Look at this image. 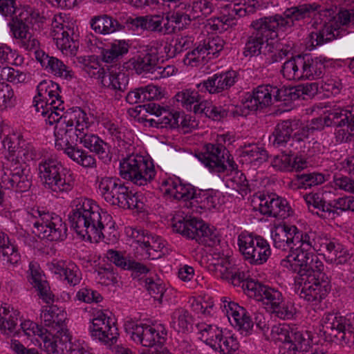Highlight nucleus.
<instances>
[{"instance_id":"f257e3e1","label":"nucleus","mask_w":354,"mask_h":354,"mask_svg":"<svg viewBox=\"0 0 354 354\" xmlns=\"http://www.w3.org/2000/svg\"><path fill=\"white\" fill-rule=\"evenodd\" d=\"M290 269L297 273L295 283L301 298L313 304L324 299L330 290V281L323 272V263L313 252H298L295 256L288 257Z\"/></svg>"},{"instance_id":"f03ea898","label":"nucleus","mask_w":354,"mask_h":354,"mask_svg":"<svg viewBox=\"0 0 354 354\" xmlns=\"http://www.w3.org/2000/svg\"><path fill=\"white\" fill-rule=\"evenodd\" d=\"M320 6L302 4L287 8L282 15L266 17L252 21L253 32L248 38L243 54L245 57L258 55L261 53L264 43L278 36V30H286L306 18H310L311 13Z\"/></svg>"},{"instance_id":"7ed1b4c3","label":"nucleus","mask_w":354,"mask_h":354,"mask_svg":"<svg viewBox=\"0 0 354 354\" xmlns=\"http://www.w3.org/2000/svg\"><path fill=\"white\" fill-rule=\"evenodd\" d=\"M45 20V17L33 8L23 6L10 19L8 26L17 44L26 50H32L39 47V42L30 32L31 25L33 23H44Z\"/></svg>"},{"instance_id":"20e7f679","label":"nucleus","mask_w":354,"mask_h":354,"mask_svg":"<svg viewBox=\"0 0 354 354\" xmlns=\"http://www.w3.org/2000/svg\"><path fill=\"white\" fill-rule=\"evenodd\" d=\"M71 226L78 235L91 241L104 237V229L102 217L98 211L93 209L89 201L80 199L75 208L68 216Z\"/></svg>"},{"instance_id":"39448f33","label":"nucleus","mask_w":354,"mask_h":354,"mask_svg":"<svg viewBox=\"0 0 354 354\" xmlns=\"http://www.w3.org/2000/svg\"><path fill=\"white\" fill-rule=\"evenodd\" d=\"M99 189L104 200L112 205L123 209H143L144 204L119 178L104 177L99 183Z\"/></svg>"},{"instance_id":"423d86ee","label":"nucleus","mask_w":354,"mask_h":354,"mask_svg":"<svg viewBox=\"0 0 354 354\" xmlns=\"http://www.w3.org/2000/svg\"><path fill=\"white\" fill-rule=\"evenodd\" d=\"M39 178L45 188L54 192H68L74 184L71 174L60 162L53 158L43 160L38 165Z\"/></svg>"},{"instance_id":"0eeeda50","label":"nucleus","mask_w":354,"mask_h":354,"mask_svg":"<svg viewBox=\"0 0 354 354\" xmlns=\"http://www.w3.org/2000/svg\"><path fill=\"white\" fill-rule=\"evenodd\" d=\"M172 228L174 232L205 245L213 247L220 242L216 234L202 220L196 218L175 216Z\"/></svg>"},{"instance_id":"6e6552de","label":"nucleus","mask_w":354,"mask_h":354,"mask_svg":"<svg viewBox=\"0 0 354 354\" xmlns=\"http://www.w3.org/2000/svg\"><path fill=\"white\" fill-rule=\"evenodd\" d=\"M119 174L122 178L142 186L153 179L156 171L152 161L142 156L131 154L120 161Z\"/></svg>"},{"instance_id":"1a4fd4ad","label":"nucleus","mask_w":354,"mask_h":354,"mask_svg":"<svg viewBox=\"0 0 354 354\" xmlns=\"http://www.w3.org/2000/svg\"><path fill=\"white\" fill-rule=\"evenodd\" d=\"M238 245L244 259L252 265H262L271 255L268 242L261 236L242 232L239 236Z\"/></svg>"},{"instance_id":"9d476101","label":"nucleus","mask_w":354,"mask_h":354,"mask_svg":"<svg viewBox=\"0 0 354 354\" xmlns=\"http://www.w3.org/2000/svg\"><path fill=\"white\" fill-rule=\"evenodd\" d=\"M127 333L131 335V339L143 346L149 347L144 350L140 354H171L166 348H162L157 342H160L161 337L159 333L151 326L147 324H138L134 322L129 321L124 324Z\"/></svg>"},{"instance_id":"9b49d317","label":"nucleus","mask_w":354,"mask_h":354,"mask_svg":"<svg viewBox=\"0 0 354 354\" xmlns=\"http://www.w3.org/2000/svg\"><path fill=\"white\" fill-rule=\"evenodd\" d=\"M10 162H7L5 171L1 178V184L5 189L17 192L28 191L32 185L30 171L23 163L14 162L11 157Z\"/></svg>"},{"instance_id":"f8f14e48","label":"nucleus","mask_w":354,"mask_h":354,"mask_svg":"<svg viewBox=\"0 0 354 354\" xmlns=\"http://www.w3.org/2000/svg\"><path fill=\"white\" fill-rule=\"evenodd\" d=\"M39 220L34 223L33 231L39 237L50 241H63L67 236V227L62 218L54 213L39 212Z\"/></svg>"},{"instance_id":"ddd939ff","label":"nucleus","mask_w":354,"mask_h":354,"mask_svg":"<svg viewBox=\"0 0 354 354\" xmlns=\"http://www.w3.org/2000/svg\"><path fill=\"white\" fill-rule=\"evenodd\" d=\"M348 320L337 313H325L321 320L322 331L331 342L345 341L346 333L351 325Z\"/></svg>"},{"instance_id":"4468645a","label":"nucleus","mask_w":354,"mask_h":354,"mask_svg":"<svg viewBox=\"0 0 354 354\" xmlns=\"http://www.w3.org/2000/svg\"><path fill=\"white\" fill-rule=\"evenodd\" d=\"M65 122L56 124L55 129V147L57 149H64L67 147H77V142L80 140L81 135L77 133V130L74 129V120L73 117H70L68 120L63 118Z\"/></svg>"},{"instance_id":"2eb2a0df","label":"nucleus","mask_w":354,"mask_h":354,"mask_svg":"<svg viewBox=\"0 0 354 354\" xmlns=\"http://www.w3.org/2000/svg\"><path fill=\"white\" fill-rule=\"evenodd\" d=\"M259 211L263 215L279 218H284L288 216L290 207L286 201L276 196L275 194H261L259 196Z\"/></svg>"},{"instance_id":"dca6fc26","label":"nucleus","mask_w":354,"mask_h":354,"mask_svg":"<svg viewBox=\"0 0 354 354\" xmlns=\"http://www.w3.org/2000/svg\"><path fill=\"white\" fill-rule=\"evenodd\" d=\"M139 28L162 35H171L176 31V26L170 23L169 15H165L163 13L140 16Z\"/></svg>"},{"instance_id":"f3484780","label":"nucleus","mask_w":354,"mask_h":354,"mask_svg":"<svg viewBox=\"0 0 354 354\" xmlns=\"http://www.w3.org/2000/svg\"><path fill=\"white\" fill-rule=\"evenodd\" d=\"M92 337L105 344H113L116 342L119 333L114 324L111 325L109 318L106 320L104 315L93 319L90 326Z\"/></svg>"},{"instance_id":"a211bd4d","label":"nucleus","mask_w":354,"mask_h":354,"mask_svg":"<svg viewBox=\"0 0 354 354\" xmlns=\"http://www.w3.org/2000/svg\"><path fill=\"white\" fill-rule=\"evenodd\" d=\"M205 148V151L196 155L198 160L211 171L218 173L224 172L226 166L223 160L224 156L222 150H224L225 147L221 145H215L209 143L207 144Z\"/></svg>"},{"instance_id":"6ab92c4d","label":"nucleus","mask_w":354,"mask_h":354,"mask_svg":"<svg viewBox=\"0 0 354 354\" xmlns=\"http://www.w3.org/2000/svg\"><path fill=\"white\" fill-rule=\"evenodd\" d=\"M324 122L327 127H343L339 130L342 134L347 133L349 136H354V108L351 111L336 110L330 112L324 118Z\"/></svg>"},{"instance_id":"aec40b11","label":"nucleus","mask_w":354,"mask_h":354,"mask_svg":"<svg viewBox=\"0 0 354 354\" xmlns=\"http://www.w3.org/2000/svg\"><path fill=\"white\" fill-rule=\"evenodd\" d=\"M271 85H260L254 89L245 102V107L251 111L263 109L272 104Z\"/></svg>"},{"instance_id":"412c9836","label":"nucleus","mask_w":354,"mask_h":354,"mask_svg":"<svg viewBox=\"0 0 354 354\" xmlns=\"http://www.w3.org/2000/svg\"><path fill=\"white\" fill-rule=\"evenodd\" d=\"M308 209L322 218H335V210L332 209V203L326 204L320 193H310L304 196Z\"/></svg>"},{"instance_id":"4be33fe9","label":"nucleus","mask_w":354,"mask_h":354,"mask_svg":"<svg viewBox=\"0 0 354 354\" xmlns=\"http://www.w3.org/2000/svg\"><path fill=\"white\" fill-rule=\"evenodd\" d=\"M73 34L72 29L64 26H61L55 30H52L51 32L57 48L62 51H69L71 54H75L78 48V42L71 37Z\"/></svg>"},{"instance_id":"5701e85b","label":"nucleus","mask_w":354,"mask_h":354,"mask_svg":"<svg viewBox=\"0 0 354 354\" xmlns=\"http://www.w3.org/2000/svg\"><path fill=\"white\" fill-rule=\"evenodd\" d=\"M235 82L234 72L227 71L225 73L216 74L212 77L203 82V87L209 93H220L232 86Z\"/></svg>"},{"instance_id":"b1692460","label":"nucleus","mask_w":354,"mask_h":354,"mask_svg":"<svg viewBox=\"0 0 354 354\" xmlns=\"http://www.w3.org/2000/svg\"><path fill=\"white\" fill-rule=\"evenodd\" d=\"M335 12L333 9H325L320 11L321 15H324L328 17L324 21V27L319 32L321 35V38L324 39V42L330 41L334 39L341 37L342 32H345L344 28H339V24H335L333 19H335L334 16Z\"/></svg>"},{"instance_id":"393cba45","label":"nucleus","mask_w":354,"mask_h":354,"mask_svg":"<svg viewBox=\"0 0 354 354\" xmlns=\"http://www.w3.org/2000/svg\"><path fill=\"white\" fill-rule=\"evenodd\" d=\"M224 307H227L231 312L235 324L239 330H241V333L244 332L245 335H248L252 329L254 323L250 317L248 315L245 309L232 301H227V304H224Z\"/></svg>"},{"instance_id":"a878e982","label":"nucleus","mask_w":354,"mask_h":354,"mask_svg":"<svg viewBox=\"0 0 354 354\" xmlns=\"http://www.w3.org/2000/svg\"><path fill=\"white\" fill-rule=\"evenodd\" d=\"M282 153L283 156L280 160L278 157H276L274 160L275 166H279L281 169L299 171L307 167L306 160L298 156L295 150H286Z\"/></svg>"},{"instance_id":"bb28decb","label":"nucleus","mask_w":354,"mask_h":354,"mask_svg":"<svg viewBox=\"0 0 354 354\" xmlns=\"http://www.w3.org/2000/svg\"><path fill=\"white\" fill-rule=\"evenodd\" d=\"M163 184L169 186V187L166 189V192L173 195L174 198L177 200L186 201L194 198L195 187L191 184L181 183L179 178L175 180L169 179L163 183Z\"/></svg>"},{"instance_id":"cd10ccee","label":"nucleus","mask_w":354,"mask_h":354,"mask_svg":"<svg viewBox=\"0 0 354 354\" xmlns=\"http://www.w3.org/2000/svg\"><path fill=\"white\" fill-rule=\"evenodd\" d=\"M133 68L138 74L153 73L157 67L158 57L155 53H142L131 59Z\"/></svg>"},{"instance_id":"c85d7f7f","label":"nucleus","mask_w":354,"mask_h":354,"mask_svg":"<svg viewBox=\"0 0 354 354\" xmlns=\"http://www.w3.org/2000/svg\"><path fill=\"white\" fill-rule=\"evenodd\" d=\"M293 132L292 122L284 120L277 124L269 138L270 142L275 147H283L290 140Z\"/></svg>"},{"instance_id":"c756f323","label":"nucleus","mask_w":354,"mask_h":354,"mask_svg":"<svg viewBox=\"0 0 354 354\" xmlns=\"http://www.w3.org/2000/svg\"><path fill=\"white\" fill-rule=\"evenodd\" d=\"M41 318L46 326L58 329L64 322L65 315L57 306L52 305L42 310Z\"/></svg>"},{"instance_id":"7c9ffc66","label":"nucleus","mask_w":354,"mask_h":354,"mask_svg":"<svg viewBox=\"0 0 354 354\" xmlns=\"http://www.w3.org/2000/svg\"><path fill=\"white\" fill-rule=\"evenodd\" d=\"M164 115H156L155 118L147 119L145 118L143 120L147 122L150 127L157 128H171L174 129L180 126L178 111L171 113L170 111L163 112Z\"/></svg>"},{"instance_id":"2f4dec72","label":"nucleus","mask_w":354,"mask_h":354,"mask_svg":"<svg viewBox=\"0 0 354 354\" xmlns=\"http://www.w3.org/2000/svg\"><path fill=\"white\" fill-rule=\"evenodd\" d=\"M91 26L93 30L98 34L109 35L116 32L114 18L106 14L93 17Z\"/></svg>"},{"instance_id":"473e14b6","label":"nucleus","mask_w":354,"mask_h":354,"mask_svg":"<svg viewBox=\"0 0 354 354\" xmlns=\"http://www.w3.org/2000/svg\"><path fill=\"white\" fill-rule=\"evenodd\" d=\"M80 142L90 151H93L97 154L100 158H104L107 156V145L99 137L93 134L85 133L80 137Z\"/></svg>"},{"instance_id":"72a5a7b5","label":"nucleus","mask_w":354,"mask_h":354,"mask_svg":"<svg viewBox=\"0 0 354 354\" xmlns=\"http://www.w3.org/2000/svg\"><path fill=\"white\" fill-rule=\"evenodd\" d=\"M65 153L74 162L84 167H96L95 158L88 152L77 147L65 148Z\"/></svg>"},{"instance_id":"f704fd0d","label":"nucleus","mask_w":354,"mask_h":354,"mask_svg":"<svg viewBox=\"0 0 354 354\" xmlns=\"http://www.w3.org/2000/svg\"><path fill=\"white\" fill-rule=\"evenodd\" d=\"M200 330L201 339L214 350L216 349L218 342L223 335L222 330L216 326L206 324L202 325Z\"/></svg>"},{"instance_id":"c9c22d12","label":"nucleus","mask_w":354,"mask_h":354,"mask_svg":"<svg viewBox=\"0 0 354 354\" xmlns=\"http://www.w3.org/2000/svg\"><path fill=\"white\" fill-rule=\"evenodd\" d=\"M129 50V45L125 41H115L111 48L102 51V60L106 63H112L120 56L126 54Z\"/></svg>"},{"instance_id":"e433bc0d","label":"nucleus","mask_w":354,"mask_h":354,"mask_svg":"<svg viewBox=\"0 0 354 354\" xmlns=\"http://www.w3.org/2000/svg\"><path fill=\"white\" fill-rule=\"evenodd\" d=\"M325 58H310L306 55L307 68H306L308 79H316L323 77L325 72Z\"/></svg>"},{"instance_id":"4c0bfd02","label":"nucleus","mask_w":354,"mask_h":354,"mask_svg":"<svg viewBox=\"0 0 354 354\" xmlns=\"http://www.w3.org/2000/svg\"><path fill=\"white\" fill-rule=\"evenodd\" d=\"M171 327L178 333H185L188 330L190 325L189 316L187 310L183 309L176 310L172 314Z\"/></svg>"},{"instance_id":"58836bf2","label":"nucleus","mask_w":354,"mask_h":354,"mask_svg":"<svg viewBox=\"0 0 354 354\" xmlns=\"http://www.w3.org/2000/svg\"><path fill=\"white\" fill-rule=\"evenodd\" d=\"M298 187L307 189L322 184L325 181L324 176L320 173H303L297 174Z\"/></svg>"},{"instance_id":"ea45409f","label":"nucleus","mask_w":354,"mask_h":354,"mask_svg":"<svg viewBox=\"0 0 354 354\" xmlns=\"http://www.w3.org/2000/svg\"><path fill=\"white\" fill-rule=\"evenodd\" d=\"M46 69L54 75L66 80H71L73 77L72 71H69L64 62L57 57H51Z\"/></svg>"},{"instance_id":"a19ab883","label":"nucleus","mask_w":354,"mask_h":354,"mask_svg":"<svg viewBox=\"0 0 354 354\" xmlns=\"http://www.w3.org/2000/svg\"><path fill=\"white\" fill-rule=\"evenodd\" d=\"M175 98L178 102H180L181 105L187 110L192 109V105L199 102L201 96L198 93L192 89H185L177 93Z\"/></svg>"},{"instance_id":"79ce46f5","label":"nucleus","mask_w":354,"mask_h":354,"mask_svg":"<svg viewBox=\"0 0 354 354\" xmlns=\"http://www.w3.org/2000/svg\"><path fill=\"white\" fill-rule=\"evenodd\" d=\"M266 288L267 286L254 280H248L243 283L244 292L248 297L254 298L257 301H263V294L266 291Z\"/></svg>"},{"instance_id":"37998d69","label":"nucleus","mask_w":354,"mask_h":354,"mask_svg":"<svg viewBox=\"0 0 354 354\" xmlns=\"http://www.w3.org/2000/svg\"><path fill=\"white\" fill-rule=\"evenodd\" d=\"M260 8L261 4L257 0H244L243 3L234 4L232 12L241 17L254 13Z\"/></svg>"},{"instance_id":"c03bdc74","label":"nucleus","mask_w":354,"mask_h":354,"mask_svg":"<svg viewBox=\"0 0 354 354\" xmlns=\"http://www.w3.org/2000/svg\"><path fill=\"white\" fill-rule=\"evenodd\" d=\"M24 62V58L16 50L7 46H0V63L19 66Z\"/></svg>"},{"instance_id":"a18cd8bd","label":"nucleus","mask_w":354,"mask_h":354,"mask_svg":"<svg viewBox=\"0 0 354 354\" xmlns=\"http://www.w3.org/2000/svg\"><path fill=\"white\" fill-rule=\"evenodd\" d=\"M214 9L213 4L207 0H198L193 3L192 6V17L193 19L206 17L209 15Z\"/></svg>"},{"instance_id":"49530a36","label":"nucleus","mask_w":354,"mask_h":354,"mask_svg":"<svg viewBox=\"0 0 354 354\" xmlns=\"http://www.w3.org/2000/svg\"><path fill=\"white\" fill-rule=\"evenodd\" d=\"M140 17H130L126 15H119L114 18V24L117 31H121L126 27L131 30L138 29Z\"/></svg>"},{"instance_id":"de8ad7c7","label":"nucleus","mask_w":354,"mask_h":354,"mask_svg":"<svg viewBox=\"0 0 354 354\" xmlns=\"http://www.w3.org/2000/svg\"><path fill=\"white\" fill-rule=\"evenodd\" d=\"M239 345L236 339L234 337H223L219 339L216 349L223 354H232L239 349Z\"/></svg>"},{"instance_id":"09e8293b","label":"nucleus","mask_w":354,"mask_h":354,"mask_svg":"<svg viewBox=\"0 0 354 354\" xmlns=\"http://www.w3.org/2000/svg\"><path fill=\"white\" fill-rule=\"evenodd\" d=\"M15 101L14 91L7 84H0V110L11 106Z\"/></svg>"},{"instance_id":"8fccbe9b","label":"nucleus","mask_w":354,"mask_h":354,"mask_svg":"<svg viewBox=\"0 0 354 354\" xmlns=\"http://www.w3.org/2000/svg\"><path fill=\"white\" fill-rule=\"evenodd\" d=\"M243 153L255 161L260 162H266L268 160V154L267 151L262 147L257 145H250L243 151Z\"/></svg>"},{"instance_id":"3c124183","label":"nucleus","mask_w":354,"mask_h":354,"mask_svg":"<svg viewBox=\"0 0 354 354\" xmlns=\"http://www.w3.org/2000/svg\"><path fill=\"white\" fill-rule=\"evenodd\" d=\"M310 142L309 137L305 132L296 133L292 138V143L290 145L291 149L295 151L298 150V153H304L309 149L306 144H310Z\"/></svg>"},{"instance_id":"603ef678","label":"nucleus","mask_w":354,"mask_h":354,"mask_svg":"<svg viewBox=\"0 0 354 354\" xmlns=\"http://www.w3.org/2000/svg\"><path fill=\"white\" fill-rule=\"evenodd\" d=\"M297 56L292 57L286 61L282 66L281 72L283 76L289 80H297Z\"/></svg>"},{"instance_id":"864d4df0","label":"nucleus","mask_w":354,"mask_h":354,"mask_svg":"<svg viewBox=\"0 0 354 354\" xmlns=\"http://www.w3.org/2000/svg\"><path fill=\"white\" fill-rule=\"evenodd\" d=\"M263 295L262 301L265 302L266 304H270L272 310L276 306H279V304L283 301L281 293L275 289L267 287L266 291H265V293Z\"/></svg>"},{"instance_id":"5fc2aeb1","label":"nucleus","mask_w":354,"mask_h":354,"mask_svg":"<svg viewBox=\"0 0 354 354\" xmlns=\"http://www.w3.org/2000/svg\"><path fill=\"white\" fill-rule=\"evenodd\" d=\"M64 279L67 281L68 283L75 286L80 283L82 274L76 265L74 263H69L66 266V270L64 274Z\"/></svg>"},{"instance_id":"6e6d98bb","label":"nucleus","mask_w":354,"mask_h":354,"mask_svg":"<svg viewBox=\"0 0 354 354\" xmlns=\"http://www.w3.org/2000/svg\"><path fill=\"white\" fill-rule=\"evenodd\" d=\"M77 297L78 300L85 303L93 301L98 303L102 300V297L100 293L87 288L80 289L77 293Z\"/></svg>"},{"instance_id":"4d7b16f0","label":"nucleus","mask_w":354,"mask_h":354,"mask_svg":"<svg viewBox=\"0 0 354 354\" xmlns=\"http://www.w3.org/2000/svg\"><path fill=\"white\" fill-rule=\"evenodd\" d=\"M111 82L110 88L114 90L123 93L127 89L128 77L124 73L113 72Z\"/></svg>"},{"instance_id":"13d9d810","label":"nucleus","mask_w":354,"mask_h":354,"mask_svg":"<svg viewBox=\"0 0 354 354\" xmlns=\"http://www.w3.org/2000/svg\"><path fill=\"white\" fill-rule=\"evenodd\" d=\"M44 100L45 107L48 111L50 110H64L63 101L61 100V96L55 91L53 93L46 96V98H43Z\"/></svg>"},{"instance_id":"bf43d9fd","label":"nucleus","mask_w":354,"mask_h":354,"mask_svg":"<svg viewBox=\"0 0 354 354\" xmlns=\"http://www.w3.org/2000/svg\"><path fill=\"white\" fill-rule=\"evenodd\" d=\"M289 336L288 335V342L291 344L289 347L290 350L293 351H299L302 349V344L306 342L305 337L303 336L302 333L297 330H295L291 328V330L290 331Z\"/></svg>"},{"instance_id":"052dcab7","label":"nucleus","mask_w":354,"mask_h":354,"mask_svg":"<svg viewBox=\"0 0 354 354\" xmlns=\"http://www.w3.org/2000/svg\"><path fill=\"white\" fill-rule=\"evenodd\" d=\"M19 8L16 6V0H0V15L5 17H14Z\"/></svg>"},{"instance_id":"680f3d73","label":"nucleus","mask_w":354,"mask_h":354,"mask_svg":"<svg viewBox=\"0 0 354 354\" xmlns=\"http://www.w3.org/2000/svg\"><path fill=\"white\" fill-rule=\"evenodd\" d=\"M266 48H268V52L269 53L266 59V63L268 64H272L274 63L281 62L283 59L287 57L290 53L288 49H279L273 52V47L270 46L269 44H267Z\"/></svg>"},{"instance_id":"e2e57ef3","label":"nucleus","mask_w":354,"mask_h":354,"mask_svg":"<svg viewBox=\"0 0 354 354\" xmlns=\"http://www.w3.org/2000/svg\"><path fill=\"white\" fill-rule=\"evenodd\" d=\"M147 289L149 295L155 299L161 301L165 288L160 283H156L152 279H146Z\"/></svg>"},{"instance_id":"0e129e2a","label":"nucleus","mask_w":354,"mask_h":354,"mask_svg":"<svg viewBox=\"0 0 354 354\" xmlns=\"http://www.w3.org/2000/svg\"><path fill=\"white\" fill-rule=\"evenodd\" d=\"M108 259L113 262L116 266L124 270H128L129 263L131 259H127L121 253L116 250H109L107 252Z\"/></svg>"},{"instance_id":"69168bd1","label":"nucleus","mask_w":354,"mask_h":354,"mask_svg":"<svg viewBox=\"0 0 354 354\" xmlns=\"http://www.w3.org/2000/svg\"><path fill=\"white\" fill-rule=\"evenodd\" d=\"M97 272L99 282L103 285L109 286L116 279L113 269L111 267H100Z\"/></svg>"},{"instance_id":"338daca9","label":"nucleus","mask_w":354,"mask_h":354,"mask_svg":"<svg viewBox=\"0 0 354 354\" xmlns=\"http://www.w3.org/2000/svg\"><path fill=\"white\" fill-rule=\"evenodd\" d=\"M342 245L334 239H328L325 248L324 252H322L324 255L328 256V258L333 260L334 258L338 257L339 253H341Z\"/></svg>"},{"instance_id":"774afa93","label":"nucleus","mask_w":354,"mask_h":354,"mask_svg":"<svg viewBox=\"0 0 354 354\" xmlns=\"http://www.w3.org/2000/svg\"><path fill=\"white\" fill-rule=\"evenodd\" d=\"M149 95L143 93L142 87L129 91L126 96V101L131 104H137L149 100Z\"/></svg>"}]
</instances>
